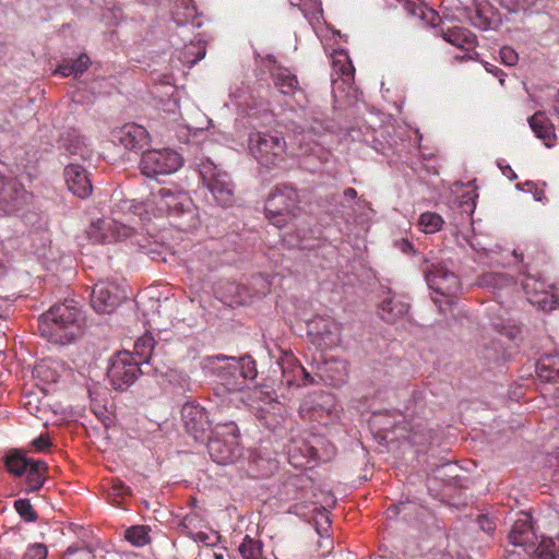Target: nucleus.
<instances>
[{
    "mask_svg": "<svg viewBox=\"0 0 559 559\" xmlns=\"http://www.w3.org/2000/svg\"><path fill=\"white\" fill-rule=\"evenodd\" d=\"M84 317L74 300L53 305L38 318V331L49 342L66 345L83 334Z\"/></svg>",
    "mask_w": 559,
    "mask_h": 559,
    "instance_id": "1",
    "label": "nucleus"
},
{
    "mask_svg": "<svg viewBox=\"0 0 559 559\" xmlns=\"http://www.w3.org/2000/svg\"><path fill=\"white\" fill-rule=\"evenodd\" d=\"M239 429L236 423H218L211 429L207 438V452L219 465L234 464L242 455L239 442Z\"/></svg>",
    "mask_w": 559,
    "mask_h": 559,
    "instance_id": "2",
    "label": "nucleus"
},
{
    "mask_svg": "<svg viewBox=\"0 0 559 559\" xmlns=\"http://www.w3.org/2000/svg\"><path fill=\"white\" fill-rule=\"evenodd\" d=\"M131 354L141 366L151 365L163 377H170L174 371L173 344L166 340L155 341L151 333L134 342Z\"/></svg>",
    "mask_w": 559,
    "mask_h": 559,
    "instance_id": "3",
    "label": "nucleus"
},
{
    "mask_svg": "<svg viewBox=\"0 0 559 559\" xmlns=\"http://www.w3.org/2000/svg\"><path fill=\"white\" fill-rule=\"evenodd\" d=\"M299 202V194L293 186L276 185L265 200V216L271 224L281 228L297 216L300 210Z\"/></svg>",
    "mask_w": 559,
    "mask_h": 559,
    "instance_id": "4",
    "label": "nucleus"
},
{
    "mask_svg": "<svg viewBox=\"0 0 559 559\" xmlns=\"http://www.w3.org/2000/svg\"><path fill=\"white\" fill-rule=\"evenodd\" d=\"M181 7L183 8V12L180 13L177 11V28L180 27V31H177V37H180V39L183 41L189 39V43L185 44L182 50L180 51L179 60L190 68L199 60L204 58L206 48L204 40L199 37V34L193 38L189 37V24L192 28L200 27L202 25L195 7H190L188 4V0H181ZM177 10H179L178 4Z\"/></svg>",
    "mask_w": 559,
    "mask_h": 559,
    "instance_id": "5",
    "label": "nucleus"
},
{
    "mask_svg": "<svg viewBox=\"0 0 559 559\" xmlns=\"http://www.w3.org/2000/svg\"><path fill=\"white\" fill-rule=\"evenodd\" d=\"M249 150L260 165L273 168L285 160L286 141L278 132H253L249 136Z\"/></svg>",
    "mask_w": 559,
    "mask_h": 559,
    "instance_id": "6",
    "label": "nucleus"
},
{
    "mask_svg": "<svg viewBox=\"0 0 559 559\" xmlns=\"http://www.w3.org/2000/svg\"><path fill=\"white\" fill-rule=\"evenodd\" d=\"M181 423L185 430L180 438L185 444L191 447L203 442L207 438L210 421L206 411L193 403H186L181 408Z\"/></svg>",
    "mask_w": 559,
    "mask_h": 559,
    "instance_id": "7",
    "label": "nucleus"
},
{
    "mask_svg": "<svg viewBox=\"0 0 559 559\" xmlns=\"http://www.w3.org/2000/svg\"><path fill=\"white\" fill-rule=\"evenodd\" d=\"M143 373L131 352H119L112 359L107 377L115 390L124 391Z\"/></svg>",
    "mask_w": 559,
    "mask_h": 559,
    "instance_id": "8",
    "label": "nucleus"
},
{
    "mask_svg": "<svg viewBox=\"0 0 559 559\" xmlns=\"http://www.w3.org/2000/svg\"><path fill=\"white\" fill-rule=\"evenodd\" d=\"M195 175L202 179L218 205L228 207L234 203V190L226 173L217 171L216 167L209 163Z\"/></svg>",
    "mask_w": 559,
    "mask_h": 559,
    "instance_id": "9",
    "label": "nucleus"
},
{
    "mask_svg": "<svg viewBox=\"0 0 559 559\" xmlns=\"http://www.w3.org/2000/svg\"><path fill=\"white\" fill-rule=\"evenodd\" d=\"M509 542L515 547H522L525 554L538 558V552L543 549L545 542H548V538L538 542L531 516L523 513L521 518L514 521L509 533Z\"/></svg>",
    "mask_w": 559,
    "mask_h": 559,
    "instance_id": "10",
    "label": "nucleus"
},
{
    "mask_svg": "<svg viewBox=\"0 0 559 559\" xmlns=\"http://www.w3.org/2000/svg\"><path fill=\"white\" fill-rule=\"evenodd\" d=\"M32 194L11 176L0 174V210L11 214L23 210L31 201Z\"/></svg>",
    "mask_w": 559,
    "mask_h": 559,
    "instance_id": "11",
    "label": "nucleus"
},
{
    "mask_svg": "<svg viewBox=\"0 0 559 559\" xmlns=\"http://www.w3.org/2000/svg\"><path fill=\"white\" fill-rule=\"evenodd\" d=\"M421 269L429 288L436 293L445 297H452L459 290V277L442 263H430L428 260H425Z\"/></svg>",
    "mask_w": 559,
    "mask_h": 559,
    "instance_id": "12",
    "label": "nucleus"
},
{
    "mask_svg": "<svg viewBox=\"0 0 559 559\" xmlns=\"http://www.w3.org/2000/svg\"><path fill=\"white\" fill-rule=\"evenodd\" d=\"M233 359L234 356H209L203 360V368L216 376L228 391H238L243 388V381H239Z\"/></svg>",
    "mask_w": 559,
    "mask_h": 559,
    "instance_id": "13",
    "label": "nucleus"
},
{
    "mask_svg": "<svg viewBox=\"0 0 559 559\" xmlns=\"http://www.w3.org/2000/svg\"><path fill=\"white\" fill-rule=\"evenodd\" d=\"M124 298L123 290L118 285L99 282L93 287L91 305L99 313H111Z\"/></svg>",
    "mask_w": 559,
    "mask_h": 559,
    "instance_id": "14",
    "label": "nucleus"
},
{
    "mask_svg": "<svg viewBox=\"0 0 559 559\" xmlns=\"http://www.w3.org/2000/svg\"><path fill=\"white\" fill-rule=\"evenodd\" d=\"M134 228L116 219H97L87 229L88 238L95 242H110L131 237Z\"/></svg>",
    "mask_w": 559,
    "mask_h": 559,
    "instance_id": "15",
    "label": "nucleus"
},
{
    "mask_svg": "<svg viewBox=\"0 0 559 559\" xmlns=\"http://www.w3.org/2000/svg\"><path fill=\"white\" fill-rule=\"evenodd\" d=\"M140 168L146 177L171 174L175 170V155L169 148L146 151L142 155Z\"/></svg>",
    "mask_w": 559,
    "mask_h": 559,
    "instance_id": "16",
    "label": "nucleus"
},
{
    "mask_svg": "<svg viewBox=\"0 0 559 559\" xmlns=\"http://www.w3.org/2000/svg\"><path fill=\"white\" fill-rule=\"evenodd\" d=\"M307 330L319 346L333 347L340 343L338 324L330 317H313L307 321Z\"/></svg>",
    "mask_w": 559,
    "mask_h": 559,
    "instance_id": "17",
    "label": "nucleus"
},
{
    "mask_svg": "<svg viewBox=\"0 0 559 559\" xmlns=\"http://www.w3.org/2000/svg\"><path fill=\"white\" fill-rule=\"evenodd\" d=\"M114 141L119 142L130 151L143 150L150 143V133L138 123L130 122L116 128L111 132Z\"/></svg>",
    "mask_w": 559,
    "mask_h": 559,
    "instance_id": "18",
    "label": "nucleus"
},
{
    "mask_svg": "<svg viewBox=\"0 0 559 559\" xmlns=\"http://www.w3.org/2000/svg\"><path fill=\"white\" fill-rule=\"evenodd\" d=\"M200 224L199 212L192 200L186 193L177 191V230L193 231Z\"/></svg>",
    "mask_w": 559,
    "mask_h": 559,
    "instance_id": "19",
    "label": "nucleus"
},
{
    "mask_svg": "<svg viewBox=\"0 0 559 559\" xmlns=\"http://www.w3.org/2000/svg\"><path fill=\"white\" fill-rule=\"evenodd\" d=\"M63 175L68 189L74 195L81 199H85L92 193V182L88 178L86 169L81 165L70 164L66 166Z\"/></svg>",
    "mask_w": 559,
    "mask_h": 559,
    "instance_id": "20",
    "label": "nucleus"
},
{
    "mask_svg": "<svg viewBox=\"0 0 559 559\" xmlns=\"http://www.w3.org/2000/svg\"><path fill=\"white\" fill-rule=\"evenodd\" d=\"M347 365L344 360L331 358L318 367V377L333 386H341L347 380Z\"/></svg>",
    "mask_w": 559,
    "mask_h": 559,
    "instance_id": "21",
    "label": "nucleus"
},
{
    "mask_svg": "<svg viewBox=\"0 0 559 559\" xmlns=\"http://www.w3.org/2000/svg\"><path fill=\"white\" fill-rule=\"evenodd\" d=\"M409 310V304L399 296L385 297L379 306V314L386 323H395L403 319Z\"/></svg>",
    "mask_w": 559,
    "mask_h": 559,
    "instance_id": "22",
    "label": "nucleus"
},
{
    "mask_svg": "<svg viewBox=\"0 0 559 559\" xmlns=\"http://www.w3.org/2000/svg\"><path fill=\"white\" fill-rule=\"evenodd\" d=\"M439 34L447 43L465 51L472 50L477 43L476 36L469 29L461 26L441 28Z\"/></svg>",
    "mask_w": 559,
    "mask_h": 559,
    "instance_id": "23",
    "label": "nucleus"
},
{
    "mask_svg": "<svg viewBox=\"0 0 559 559\" xmlns=\"http://www.w3.org/2000/svg\"><path fill=\"white\" fill-rule=\"evenodd\" d=\"M399 2L408 15L417 16L432 27L438 26L441 21L439 13L421 0H399Z\"/></svg>",
    "mask_w": 559,
    "mask_h": 559,
    "instance_id": "24",
    "label": "nucleus"
},
{
    "mask_svg": "<svg viewBox=\"0 0 559 559\" xmlns=\"http://www.w3.org/2000/svg\"><path fill=\"white\" fill-rule=\"evenodd\" d=\"M528 123L535 135L540 139L546 146H551L556 140L555 128L549 118L543 111L535 112Z\"/></svg>",
    "mask_w": 559,
    "mask_h": 559,
    "instance_id": "25",
    "label": "nucleus"
},
{
    "mask_svg": "<svg viewBox=\"0 0 559 559\" xmlns=\"http://www.w3.org/2000/svg\"><path fill=\"white\" fill-rule=\"evenodd\" d=\"M272 79L274 85L284 95L294 96L297 92L301 91L297 76L287 68H274L272 71Z\"/></svg>",
    "mask_w": 559,
    "mask_h": 559,
    "instance_id": "26",
    "label": "nucleus"
},
{
    "mask_svg": "<svg viewBox=\"0 0 559 559\" xmlns=\"http://www.w3.org/2000/svg\"><path fill=\"white\" fill-rule=\"evenodd\" d=\"M536 373L543 382L559 384V358L550 355L542 357L537 361ZM557 396L559 397V386Z\"/></svg>",
    "mask_w": 559,
    "mask_h": 559,
    "instance_id": "27",
    "label": "nucleus"
},
{
    "mask_svg": "<svg viewBox=\"0 0 559 559\" xmlns=\"http://www.w3.org/2000/svg\"><path fill=\"white\" fill-rule=\"evenodd\" d=\"M249 464L254 477L266 478L278 469V463L276 460L258 451L250 452Z\"/></svg>",
    "mask_w": 559,
    "mask_h": 559,
    "instance_id": "28",
    "label": "nucleus"
},
{
    "mask_svg": "<svg viewBox=\"0 0 559 559\" xmlns=\"http://www.w3.org/2000/svg\"><path fill=\"white\" fill-rule=\"evenodd\" d=\"M48 471V466L44 461L37 460L33 461L32 464L27 467L25 474H26V492H35L38 491L45 480H46V474Z\"/></svg>",
    "mask_w": 559,
    "mask_h": 559,
    "instance_id": "29",
    "label": "nucleus"
},
{
    "mask_svg": "<svg viewBox=\"0 0 559 559\" xmlns=\"http://www.w3.org/2000/svg\"><path fill=\"white\" fill-rule=\"evenodd\" d=\"M3 460L7 471L16 477L24 475L34 461L28 459L25 451L21 449L9 450Z\"/></svg>",
    "mask_w": 559,
    "mask_h": 559,
    "instance_id": "30",
    "label": "nucleus"
},
{
    "mask_svg": "<svg viewBox=\"0 0 559 559\" xmlns=\"http://www.w3.org/2000/svg\"><path fill=\"white\" fill-rule=\"evenodd\" d=\"M331 402L330 394H313L309 395L302 401L299 407L301 416H309V418H316V415L321 416V413L328 411V405Z\"/></svg>",
    "mask_w": 559,
    "mask_h": 559,
    "instance_id": "31",
    "label": "nucleus"
},
{
    "mask_svg": "<svg viewBox=\"0 0 559 559\" xmlns=\"http://www.w3.org/2000/svg\"><path fill=\"white\" fill-rule=\"evenodd\" d=\"M152 94L162 104L170 102L175 96V78L173 74H160L154 80Z\"/></svg>",
    "mask_w": 559,
    "mask_h": 559,
    "instance_id": "32",
    "label": "nucleus"
},
{
    "mask_svg": "<svg viewBox=\"0 0 559 559\" xmlns=\"http://www.w3.org/2000/svg\"><path fill=\"white\" fill-rule=\"evenodd\" d=\"M90 63V57L86 53H81L76 59L64 60L58 66L55 73L62 76H70L72 74L78 76L88 69Z\"/></svg>",
    "mask_w": 559,
    "mask_h": 559,
    "instance_id": "33",
    "label": "nucleus"
},
{
    "mask_svg": "<svg viewBox=\"0 0 559 559\" xmlns=\"http://www.w3.org/2000/svg\"><path fill=\"white\" fill-rule=\"evenodd\" d=\"M156 216H168L173 213L175 205V194L170 189L160 188L153 194Z\"/></svg>",
    "mask_w": 559,
    "mask_h": 559,
    "instance_id": "34",
    "label": "nucleus"
},
{
    "mask_svg": "<svg viewBox=\"0 0 559 559\" xmlns=\"http://www.w3.org/2000/svg\"><path fill=\"white\" fill-rule=\"evenodd\" d=\"M233 361L234 366L237 369V376L239 377V381H243V386L246 385L247 380H254L257 378V365L251 356L246 355L238 359L234 357Z\"/></svg>",
    "mask_w": 559,
    "mask_h": 559,
    "instance_id": "35",
    "label": "nucleus"
},
{
    "mask_svg": "<svg viewBox=\"0 0 559 559\" xmlns=\"http://www.w3.org/2000/svg\"><path fill=\"white\" fill-rule=\"evenodd\" d=\"M477 284L486 288H503L513 284V278L506 273H486L478 277Z\"/></svg>",
    "mask_w": 559,
    "mask_h": 559,
    "instance_id": "36",
    "label": "nucleus"
},
{
    "mask_svg": "<svg viewBox=\"0 0 559 559\" xmlns=\"http://www.w3.org/2000/svg\"><path fill=\"white\" fill-rule=\"evenodd\" d=\"M239 552L243 559H259L262 552V544L260 540L246 535L239 546Z\"/></svg>",
    "mask_w": 559,
    "mask_h": 559,
    "instance_id": "37",
    "label": "nucleus"
},
{
    "mask_svg": "<svg viewBox=\"0 0 559 559\" xmlns=\"http://www.w3.org/2000/svg\"><path fill=\"white\" fill-rule=\"evenodd\" d=\"M443 218L432 212L423 213L419 217V225L426 234H433L442 228Z\"/></svg>",
    "mask_w": 559,
    "mask_h": 559,
    "instance_id": "38",
    "label": "nucleus"
},
{
    "mask_svg": "<svg viewBox=\"0 0 559 559\" xmlns=\"http://www.w3.org/2000/svg\"><path fill=\"white\" fill-rule=\"evenodd\" d=\"M124 538L136 547L144 546L150 542L148 532L143 525L131 526L126 530Z\"/></svg>",
    "mask_w": 559,
    "mask_h": 559,
    "instance_id": "39",
    "label": "nucleus"
},
{
    "mask_svg": "<svg viewBox=\"0 0 559 559\" xmlns=\"http://www.w3.org/2000/svg\"><path fill=\"white\" fill-rule=\"evenodd\" d=\"M186 521H187V519H185L182 523L177 525V532L186 534L187 536L191 535V537L193 538L194 542L202 543V544H204L206 546H212V545L216 544V542L218 539L217 535H215V534H207V533H204V532H198L197 534H191L190 532H188V526H187Z\"/></svg>",
    "mask_w": 559,
    "mask_h": 559,
    "instance_id": "40",
    "label": "nucleus"
},
{
    "mask_svg": "<svg viewBox=\"0 0 559 559\" xmlns=\"http://www.w3.org/2000/svg\"><path fill=\"white\" fill-rule=\"evenodd\" d=\"M14 508L20 516L26 522H35L37 513L28 499H19L14 502Z\"/></svg>",
    "mask_w": 559,
    "mask_h": 559,
    "instance_id": "41",
    "label": "nucleus"
},
{
    "mask_svg": "<svg viewBox=\"0 0 559 559\" xmlns=\"http://www.w3.org/2000/svg\"><path fill=\"white\" fill-rule=\"evenodd\" d=\"M538 559H559V536L545 542L543 549L538 552Z\"/></svg>",
    "mask_w": 559,
    "mask_h": 559,
    "instance_id": "42",
    "label": "nucleus"
},
{
    "mask_svg": "<svg viewBox=\"0 0 559 559\" xmlns=\"http://www.w3.org/2000/svg\"><path fill=\"white\" fill-rule=\"evenodd\" d=\"M297 364L296 359L287 361V366H283V379L286 381L288 385L302 386V376H299L298 372L293 371V364Z\"/></svg>",
    "mask_w": 559,
    "mask_h": 559,
    "instance_id": "43",
    "label": "nucleus"
},
{
    "mask_svg": "<svg viewBox=\"0 0 559 559\" xmlns=\"http://www.w3.org/2000/svg\"><path fill=\"white\" fill-rule=\"evenodd\" d=\"M314 523L319 535L322 536L323 534H328L331 526V520L325 509L318 513L314 519Z\"/></svg>",
    "mask_w": 559,
    "mask_h": 559,
    "instance_id": "44",
    "label": "nucleus"
},
{
    "mask_svg": "<svg viewBox=\"0 0 559 559\" xmlns=\"http://www.w3.org/2000/svg\"><path fill=\"white\" fill-rule=\"evenodd\" d=\"M332 128V123L330 120L313 117L308 130L316 135L322 134L324 131H328Z\"/></svg>",
    "mask_w": 559,
    "mask_h": 559,
    "instance_id": "45",
    "label": "nucleus"
},
{
    "mask_svg": "<svg viewBox=\"0 0 559 559\" xmlns=\"http://www.w3.org/2000/svg\"><path fill=\"white\" fill-rule=\"evenodd\" d=\"M47 548L43 544H34L26 550L23 559H46Z\"/></svg>",
    "mask_w": 559,
    "mask_h": 559,
    "instance_id": "46",
    "label": "nucleus"
},
{
    "mask_svg": "<svg viewBox=\"0 0 559 559\" xmlns=\"http://www.w3.org/2000/svg\"><path fill=\"white\" fill-rule=\"evenodd\" d=\"M500 59L506 66H514L519 60V55L513 48L503 46L500 49Z\"/></svg>",
    "mask_w": 559,
    "mask_h": 559,
    "instance_id": "47",
    "label": "nucleus"
},
{
    "mask_svg": "<svg viewBox=\"0 0 559 559\" xmlns=\"http://www.w3.org/2000/svg\"><path fill=\"white\" fill-rule=\"evenodd\" d=\"M472 20V23L480 28V29H488L491 25V21L489 17H487L483 10L480 9H477L476 12H475V15L471 17Z\"/></svg>",
    "mask_w": 559,
    "mask_h": 559,
    "instance_id": "48",
    "label": "nucleus"
},
{
    "mask_svg": "<svg viewBox=\"0 0 559 559\" xmlns=\"http://www.w3.org/2000/svg\"><path fill=\"white\" fill-rule=\"evenodd\" d=\"M32 447L36 452H45L51 447V441L48 435H40L32 441Z\"/></svg>",
    "mask_w": 559,
    "mask_h": 559,
    "instance_id": "49",
    "label": "nucleus"
},
{
    "mask_svg": "<svg viewBox=\"0 0 559 559\" xmlns=\"http://www.w3.org/2000/svg\"><path fill=\"white\" fill-rule=\"evenodd\" d=\"M293 371L298 372L299 376H302V386L316 383L314 377L311 376L301 365L293 364Z\"/></svg>",
    "mask_w": 559,
    "mask_h": 559,
    "instance_id": "50",
    "label": "nucleus"
},
{
    "mask_svg": "<svg viewBox=\"0 0 559 559\" xmlns=\"http://www.w3.org/2000/svg\"><path fill=\"white\" fill-rule=\"evenodd\" d=\"M112 493L116 496L130 495V488L127 487L122 481H117L111 487Z\"/></svg>",
    "mask_w": 559,
    "mask_h": 559,
    "instance_id": "51",
    "label": "nucleus"
},
{
    "mask_svg": "<svg viewBox=\"0 0 559 559\" xmlns=\"http://www.w3.org/2000/svg\"><path fill=\"white\" fill-rule=\"evenodd\" d=\"M454 466L451 463H445L442 466L437 467L432 472L436 478H442L443 476L448 475V473H445L447 471L451 472Z\"/></svg>",
    "mask_w": 559,
    "mask_h": 559,
    "instance_id": "52",
    "label": "nucleus"
},
{
    "mask_svg": "<svg viewBox=\"0 0 559 559\" xmlns=\"http://www.w3.org/2000/svg\"><path fill=\"white\" fill-rule=\"evenodd\" d=\"M396 245L401 249V251L404 252V253H412V252H414V246L407 239H401L400 241L396 242Z\"/></svg>",
    "mask_w": 559,
    "mask_h": 559,
    "instance_id": "53",
    "label": "nucleus"
},
{
    "mask_svg": "<svg viewBox=\"0 0 559 559\" xmlns=\"http://www.w3.org/2000/svg\"><path fill=\"white\" fill-rule=\"evenodd\" d=\"M305 455H309L313 460H320L317 449L312 445L305 444Z\"/></svg>",
    "mask_w": 559,
    "mask_h": 559,
    "instance_id": "54",
    "label": "nucleus"
},
{
    "mask_svg": "<svg viewBox=\"0 0 559 559\" xmlns=\"http://www.w3.org/2000/svg\"><path fill=\"white\" fill-rule=\"evenodd\" d=\"M341 71L342 74L347 76L348 79L353 78L354 68L350 62H347L346 64L342 66Z\"/></svg>",
    "mask_w": 559,
    "mask_h": 559,
    "instance_id": "55",
    "label": "nucleus"
},
{
    "mask_svg": "<svg viewBox=\"0 0 559 559\" xmlns=\"http://www.w3.org/2000/svg\"><path fill=\"white\" fill-rule=\"evenodd\" d=\"M522 273L526 275L525 280L522 282V287L528 294L530 287H531V281H534V277L530 274H526L525 271H522Z\"/></svg>",
    "mask_w": 559,
    "mask_h": 559,
    "instance_id": "56",
    "label": "nucleus"
},
{
    "mask_svg": "<svg viewBox=\"0 0 559 559\" xmlns=\"http://www.w3.org/2000/svg\"><path fill=\"white\" fill-rule=\"evenodd\" d=\"M502 174L507 176L510 180H514L516 178L515 173L513 169L508 165L506 167H501Z\"/></svg>",
    "mask_w": 559,
    "mask_h": 559,
    "instance_id": "57",
    "label": "nucleus"
},
{
    "mask_svg": "<svg viewBox=\"0 0 559 559\" xmlns=\"http://www.w3.org/2000/svg\"><path fill=\"white\" fill-rule=\"evenodd\" d=\"M344 195L346 198H350V199H354L357 197V191L354 189V188H346L344 190Z\"/></svg>",
    "mask_w": 559,
    "mask_h": 559,
    "instance_id": "58",
    "label": "nucleus"
},
{
    "mask_svg": "<svg viewBox=\"0 0 559 559\" xmlns=\"http://www.w3.org/2000/svg\"><path fill=\"white\" fill-rule=\"evenodd\" d=\"M534 198H535V200H537V201H542V200L545 198V195H544V191H543V190H538V189L535 187Z\"/></svg>",
    "mask_w": 559,
    "mask_h": 559,
    "instance_id": "59",
    "label": "nucleus"
},
{
    "mask_svg": "<svg viewBox=\"0 0 559 559\" xmlns=\"http://www.w3.org/2000/svg\"><path fill=\"white\" fill-rule=\"evenodd\" d=\"M176 165H177V170L182 167L183 165V159L182 157H180L178 154H177V162H176Z\"/></svg>",
    "mask_w": 559,
    "mask_h": 559,
    "instance_id": "60",
    "label": "nucleus"
},
{
    "mask_svg": "<svg viewBox=\"0 0 559 559\" xmlns=\"http://www.w3.org/2000/svg\"><path fill=\"white\" fill-rule=\"evenodd\" d=\"M388 511L389 512H393L394 514H397V507L396 506H392L391 508H388Z\"/></svg>",
    "mask_w": 559,
    "mask_h": 559,
    "instance_id": "61",
    "label": "nucleus"
},
{
    "mask_svg": "<svg viewBox=\"0 0 559 559\" xmlns=\"http://www.w3.org/2000/svg\"><path fill=\"white\" fill-rule=\"evenodd\" d=\"M216 559H223L222 555H216Z\"/></svg>",
    "mask_w": 559,
    "mask_h": 559,
    "instance_id": "62",
    "label": "nucleus"
},
{
    "mask_svg": "<svg viewBox=\"0 0 559 559\" xmlns=\"http://www.w3.org/2000/svg\"><path fill=\"white\" fill-rule=\"evenodd\" d=\"M526 186L534 187L532 182H526Z\"/></svg>",
    "mask_w": 559,
    "mask_h": 559,
    "instance_id": "63",
    "label": "nucleus"
},
{
    "mask_svg": "<svg viewBox=\"0 0 559 559\" xmlns=\"http://www.w3.org/2000/svg\"><path fill=\"white\" fill-rule=\"evenodd\" d=\"M556 111L559 114V105L556 107Z\"/></svg>",
    "mask_w": 559,
    "mask_h": 559,
    "instance_id": "64",
    "label": "nucleus"
}]
</instances>
